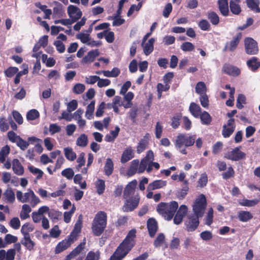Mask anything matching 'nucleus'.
<instances>
[{
    "instance_id": "7",
    "label": "nucleus",
    "mask_w": 260,
    "mask_h": 260,
    "mask_svg": "<svg viewBox=\"0 0 260 260\" xmlns=\"http://www.w3.org/2000/svg\"><path fill=\"white\" fill-rule=\"evenodd\" d=\"M201 217L194 214L188 216L184 222L185 230L189 232L194 231L199 225V218Z\"/></svg>"
},
{
    "instance_id": "13",
    "label": "nucleus",
    "mask_w": 260,
    "mask_h": 260,
    "mask_svg": "<svg viewBox=\"0 0 260 260\" xmlns=\"http://www.w3.org/2000/svg\"><path fill=\"white\" fill-rule=\"evenodd\" d=\"M242 38V32H240L237 33L231 41L226 43L224 49L229 50L230 51H234L238 47Z\"/></svg>"
},
{
    "instance_id": "19",
    "label": "nucleus",
    "mask_w": 260,
    "mask_h": 260,
    "mask_svg": "<svg viewBox=\"0 0 260 260\" xmlns=\"http://www.w3.org/2000/svg\"><path fill=\"white\" fill-rule=\"evenodd\" d=\"M85 242L80 243L66 257L65 260H71L79 254L85 248Z\"/></svg>"
},
{
    "instance_id": "39",
    "label": "nucleus",
    "mask_w": 260,
    "mask_h": 260,
    "mask_svg": "<svg viewBox=\"0 0 260 260\" xmlns=\"http://www.w3.org/2000/svg\"><path fill=\"white\" fill-rule=\"evenodd\" d=\"M88 142L87 136L85 134H82L77 138L76 145L82 147H85L87 145Z\"/></svg>"
},
{
    "instance_id": "53",
    "label": "nucleus",
    "mask_w": 260,
    "mask_h": 260,
    "mask_svg": "<svg viewBox=\"0 0 260 260\" xmlns=\"http://www.w3.org/2000/svg\"><path fill=\"white\" fill-rule=\"evenodd\" d=\"M148 142L144 139H141L138 144L137 146V152L138 153H141L144 151L147 147Z\"/></svg>"
},
{
    "instance_id": "29",
    "label": "nucleus",
    "mask_w": 260,
    "mask_h": 260,
    "mask_svg": "<svg viewBox=\"0 0 260 260\" xmlns=\"http://www.w3.org/2000/svg\"><path fill=\"white\" fill-rule=\"evenodd\" d=\"M155 39L153 38H150L148 42L143 45V51L146 55H149L154 49V43Z\"/></svg>"
},
{
    "instance_id": "2",
    "label": "nucleus",
    "mask_w": 260,
    "mask_h": 260,
    "mask_svg": "<svg viewBox=\"0 0 260 260\" xmlns=\"http://www.w3.org/2000/svg\"><path fill=\"white\" fill-rule=\"evenodd\" d=\"M107 215L102 211H99L95 215L92 221L91 229L93 234L95 236H101L107 226Z\"/></svg>"
},
{
    "instance_id": "49",
    "label": "nucleus",
    "mask_w": 260,
    "mask_h": 260,
    "mask_svg": "<svg viewBox=\"0 0 260 260\" xmlns=\"http://www.w3.org/2000/svg\"><path fill=\"white\" fill-rule=\"evenodd\" d=\"M40 116L39 112L36 109L29 110L26 114V118L28 120H34L39 118Z\"/></svg>"
},
{
    "instance_id": "57",
    "label": "nucleus",
    "mask_w": 260,
    "mask_h": 260,
    "mask_svg": "<svg viewBox=\"0 0 260 260\" xmlns=\"http://www.w3.org/2000/svg\"><path fill=\"white\" fill-rule=\"evenodd\" d=\"M61 174L63 177L67 178V179L70 180L73 178L74 175V172L72 169L69 168L62 170Z\"/></svg>"
},
{
    "instance_id": "3",
    "label": "nucleus",
    "mask_w": 260,
    "mask_h": 260,
    "mask_svg": "<svg viewBox=\"0 0 260 260\" xmlns=\"http://www.w3.org/2000/svg\"><path fill=\"white\" fill-rule=\"evenodd\" d=\"M178 208V203L173 201L170 203L160 202L157 205L156 210L166 220L169 221L173 218Z\"/></svg>"
},
{
    "instance_id": "58",
    "label": "nucleus",
    "mask_w": 260,
    "mask_h": 260,
    "mask_svg": "<svg viewBox=\"0 0 260 260\" xmlns=\"http://www.w3.org/2000/svg\"><path fill=\"white\" fill-rule=\"evenodd\" d=\"M62 213L55 210H51L48 212V216L52 220H58L61 216Z\"/></svg>"
},
{
    "instance_id": "37",
    "label": "nucleus",
    "mask_w": 260,
    "mask_h": 260,
    "mask_svg": "<svg viewBox=\"0 0 260 260\" xmlns=\"http://www.w3.org/2000/svg\"><path fill=\"white\" fill-rule=\"evenodd\" d=\"M96 192L99 194H102L105 190V181L101 179H98L95 183Z\"/></svg>"
},
{
    "instance_id": "52",
    "label": "nucleus",
    "mask_w": 260,
    "mask_h": 260,
    "mask_svg": "<svg viewBox=\"0 0 260 260\" xmlns=\"http://www.w3.org/2000/svg\"><path fill=\"white\" fill-rule=\"evenodd\" d=\"M207 175L206 174V173H203L201 174L200 177L199 179V180L198 181V184L197 187L203 188L207 185Z\"/></svg>"
},
{
    "instance_id": "11",
    "label": "nucleus",
    "mask_w": 260,
    "mask_h": 260,
    "mask_svg": "<svg viewBox=\"0 0 260 260\" xmlns=\"http://www.w3.org/2000/svg\"><path fill=\"white\" fill-rule=\"evenodd\" d=\"M73 240L68 236L64 240L59 242L55 247V253L59 254L68 249L74 242Z\"/></svg>"
},
{
    "instance_id": "50",
    "label": "nucleus",
    "mask_w": 260,
    "mask_h": 260,
    "mask_svg": "<svg viewBox=\"0 0 260 260\" xmlns=\"http://www.w3.org/2000/svg\"><path fill=\"white\" fill-rule=\"evenodd\" d=\"M165 237L163 233H159L153 242V245L155 247H160L165 242Z\"/></svg>"
},
{
    "instance_id": "36",
    "label": "nucleus",
    "mask_w": 260,
    "mask_h": 260,
    "mask_svg": "<svg viewBox=\"0 0 260 260\" xmlns=\"http://www.w3.org/2000/svg\"><path fill=\"white\" fill-rule=\"evenodd\" d=\"M239 2L234 0H231L230 2V8L231 12L235 15H239L241 12V9L238 4Z\"/></svg>"
},
{
    "instance_id": "56",
    "label": "nucleus",
    "mask_w": 260,
    "mask_h": 260,
    "mask_svg": "<svg viewBox=\"0 0 260 260\" xmlns=\"http://www.w3.org/2000/svg\"><path fill=\"white\" fill-rule=\"evenodd\" d=\"M28 169L33 174H38L37 176V179H40L42 178L44 173L41 170L36 168L32 166H29Z\"/></svg>"
},
{
    "instance_id": "26",
    "label": "nucleus",
    "mask_w": 260,
    "mask_h": 260,
    "mask_svg": "<svg viewBox=\"0 0 260 260\" xmlns=\"http://www.w3.org/2000/svg\"><path fill=\"white\" fill-rule=\"evenodd\" d=\"M81 228L82 222L80 220H78L75 224L73 230L68 237L73 239V240L74 241H75L77 239L79 234L81 232Z\"/></svg>"
},
{
    "instance_id": "60",
    "label": "nucleus",
    "mask_w": 260,
    "mask_h": 260,
    "mask_svg": "<svg viewBox=\"0 0 260 260\" xmlns=\"http://www.w3.org/2000/svg\"><path fill=\"white\" fill-rule=\"evenodd\" d=\"M189 190L188 186H184L177 192L176 196L179 200H183L187 195Z\"/></svg>"
},
{
    "instance_id": "9",
    "label": "nucleus",
    "mask_w": 260,
    "mask_h": 260,
    "mask_svg": "<svg viewBox=\"0 0 260 260\" xmlns=\"http://www.w3.org/2000/svg\"><path fill=\"white\" fill-rule=\"evenodd\" d=\"M125 199L126 200L122 207V210L123 212H132L138 206L140 200L139 198L132 197Z\"/></svg>"
},
{
    "instance_id": "43",
    "label": "nucleus",
    "mask_w": 260,
    "mask_h": 260,
    "mask_svg": "<svg viewBox=\"0 0 260 260\" xmlns=\"http://www.w3.org/2000/svg\"><path fill=\"white\" fill-rule=\"evenodd\" d=\"M182 118V115L180 113L177 114L173 116L171 119V125L172 127L174 128H177L180 124V120Z\"/></svg>"
},
{
    "instance_id": "48",
    "label": "nucleus",
    "mask_w": 260,
    "mask_h": 260,
    "mask_svg": "<svg viewBox=\"0 0 260 260\" xmlns=\"http://www.w3.org/2000/svg\"><path fill=\"white\" fill-rule=\"evenodd\" d=\"M19 71L17 67H10L4 71V74L6 77L8 78H12Z\"/></svg>"
},
{
    "instance_id": "40",
    "label": "nucleus",
    "mask_w": 260,
    "mask_h": 260,
    "mask_svg": "<svg viewBox=\"0 0 260 260\" xmlns=\"http://www.w3.org/2000/svg\"><path fill=\"white\" fill-rule=\"evenodd\" d=\"M64 155L67 159L69 160L73 161L76 158V154L73 151L71 147H66L64 148Z\"/></svg>"
},
{
    "instance_id": "25",
    "label": "nucleus",
    "mask_w": 260,
    "mask_h": 260,
    "mask_svg": "<svg viewBox=\"0 0 260 260\" xmlns=\"http://www.w3.org/2000/svg\"><path fill=\"white\" fill-rule=\"evenodd\" d=\"M32 192L34 191L31 189H28L27 192H25L23 196V193L21 191L18 190L16 192L17 199L21 203L27 202L31 197Z\"/></svg>"
},
{
    "instance_id": "1",
    "label": "nucleus",
    "mask_w": 260,
    "mask_h": 260,
    "mask_svg": "<svg viewBox=\"0 0 260 260\" xmlns=\"http://www.w3.org/2000/svg\"><path fill=\"white\" fill-rule=\"evenodd\" d=\"M136 238V230L132 229L117 247L109 260H122L135 245Z\"/></svg>"
},
{
    "instance_id": "6",
    "label": "nucleus",
    "mask_w": 260,
    "mask_h": 260,
    "mask_svg": "<svg viewBox=\"0 0 260 260\" xmlns=\"http://www.w3.org/2000/svg\"><path fill=\"white\" fill-rule=\"evenodd\" d=\"M245 52L249 55H255L258 52L257 43L253 38L246 37L244 39Z\"/></svg>"
},
{
    "instance_id": "12",
    "label": "nucleus",
    "mask_w": 260,
    "mask_h": 260,
    "mask_svg": "<svg viewBox=\"0 0 260 260\" xmlns=\"http://www.w3.org/2000/svg\"><path fill=\"white\" fill-rule=\"evenodd\" d=\"M68 14L71 20H76L75 22L80 19L82 15V12L77 6L70 5L67 9Z\"/></svg>"
},
{
    "instance_id": "54",
    "label": "nucleus",
    "mask_w": 260,
    "mask_h": 260,
    "mask_svg": "<svg viewBox=\"0 0 260 260\" xmlns=\"http://www.w3.org/2000/svg\"><path fill=\"white\" fill-rule=\"evenodd\" d=\"M82 177L81 174H76L74 178V183L80 185L81 189H85L87 187L86 183L85 181L81 182Z\"/></svg>"
},
{
    "instance_id": "15",
    "label": "nucleus",
    "mask_w": 260,
    "mask_h": 260,
    "mask_svg": "<svg viewBox=\"0 0 260 260\" xmlns=\"http://www.w3.org/2000/svg\"><path fill=\"white\" fill-rule=\"evenodd\" d=\"M147 228L149 236L151 238H153L158 228L156 220L153 218H149L147 221Z\"/></svg>"
},
{
    "instance_id": "27",
    "label": "nucleus",
    "mask_w": 260,
    "mask_h": 260,
    "mask_svg": "<svg viewBox=\"0 0 260 260\" xmlns=\"http://www.w3.org/2000/svg\"><path fill=\"white\" fill-rule=\"evenodd\" d=\"M12 169L16 174L17 175H22L24 173V169L19 160L15 158L12 161Z\"/></svg>"
},
{
    "instance_id": "63",
    "label": "nucleus",
    "mask_w": 260,
    "mask_h": 260,
    "mask_svg": "<svg viewBox=\"0 0 260 260\" xmlns=\"http://www.w3.org/2000/svg\"><path fill=\"white\" fill-rule=\"evenodd\" d=\"M85 89V85L81 83L76 84L73 88V91L76 94H81Z\"/></svg>"
},
{
    "instance_id": "55",
    "label": "nucleus",
    "mask_w": 260,
    "mask_h": 260,
    "mask_svg": "<svg viewBox=\"0 0 260 260\" xmlns=\"http://www.w3.org/2000/svg\"><path fill=\"white\" fill-rule=\"evenodd\" d=\"M199 27L202 30L208 31L211 28L209 22L206 19H202L198 23Z\"/></svg>"
},
{
    "instance_id": "8",
    "label": "nucleus",
    "mask_w": 260,
    "mask_h": 260,
    "mask_svg": "<svg viewBox=\"0 0 260 260\" xmlns=\"http://www.w3.org/2000/svg\"><path fill=\"white\" fill-rule=\"evenodd\" d=\"M240 147H236L232 151L228 152L224 155V158L233 161H239L246 157V154L240 150Z\"/></svg>"
},
{
    "instance_id": "34",
    "label": "nucleus",
    "mask_w": 260,
    "mask_h": 260,
    "mask_svg": "<svg viewBox=\"0 0 260 260\" xmlns=\"http://www.w3.org/2000/svg\"><path fill=\"white\" fill-rule=\"evenodd\" d=\"M238 218L240 221L247 222L253 218V215L249 211H240L238 213Z\"/></svg>"
},
{
    "instance_id": "42",
    "label": "nucleus",
    "mask_w": 260,
    "mask_h": 260,
    "mask_svg": "<svg viewBox=\"0 0 260 260\" xmlns=\"http://www.w3.org/2000/svg\"><path fill=\"white\" fill-rule=\"evenodd\" d=\"M199 116L202 124L206 125L210 124L212 121V118L207 112L204 111L203 113H201Z\"/></svg>"
},
{
    "instance_id": "23",
    "label": "nucleus",
    "mask_w": 260,
    "mask_h": 260,
    "mask_svg": "<svg viewBox=\"0 0 260 260\" xmlns=\"http://www.w3.org/2000/svg\"><path fill=\"white\" fill-rule=\"evenodd\" d=\"M248 68L253 72L256 71L260 67V61L256 57H252L246 62Z\"/></svg>"
},
{
    "instance_id": "24",
    "label": "nucleus",
    "mask_w": 260,
    "mask_h": 260,
    "mask_svg": "<svg viewBox=\"0 0 260 260\" xmlns=\"http://www.w3.org/2000/svg\"><path fill=\"white\" fill-rule=\"evenodd\" d=\"M167 185V181L162 180H154L149 184L147 189L148 191H152L156 189H159Z\"/></svg>"
},
{
    "instance_id": "4",
    "label": "nucleus",
    "mask_w": 260,
    "mask_h": 260,
    "mask_svg": "<svg viewBox=\"0 0 260 260\" xmlns=\"http://www.w3.org/2000/svg\"><path fill=\"white\" fill-rule=\"evenodd\" d=\"M196 135L189 134H179L176 138L175 147L181 148L183 145L186 147L192 146L195 143Z\"/></svg>"
},
{
    "instance_id": "18",
    "label": "nucleus",
    "mask_w": 260,
    "mask_h": 260,
    "mask_svg": "<svg viewBox=\"0 0 260 260\" xmlns=\"http://www.w3.org/2000/svg\"><path fill=\"white\" fill-rule=\"evenodd\" d=\"M85 242L80 243L66 257L65 260H71L79 254L85 248Z\"/></svg>"
},
{
    "instance_id": "45",
    "label": "nucleus",
    "mask_w": 260,
    "mask_h": 260,
    "mask_svg": "<svg viewBox=\"0 0 260 260\" xmlns=\"http://www.w3.org/2000/svg\"><path fill=\"white\" fill-rule=\"evenodd\" d=\"M95 103V101H92L87 107L85 116L88 119H90L92 118L93 113L94 110Z\"/></svg>"
},
{
    "instance_id": "64",
    "label": "nucleus",
    "mask_w": 260,
    "mask_h": 260,
    "mask_svg": "<svg viewBox=\"0 0 260 260\" xmlns=\"http://www.w3.org/2000/svg\"><path fill=\"white\" fill-rule=\"evenodd\" d=\"M246 98L244 94H239L237 99L236 107L241 109L243 108V104H245Z\"/></svg>"
},
{
    "instance_id": "31",
    "label": "nucleus",
    "mask_w": 260,
    "mask_h": 260,
    "mask_svg": "<svg viewBox=\"0 0 260 260\" xmlns=\"http://www.w3.org/2000/svg\"><path fill=\"white\" fill-rule=\"evenodd\" d=\"M104 169L105 175L109 176L113 173L114 171V164L110 158H107Z\"/></svg>"
},
{
    "instance_id": "10",
    "label": "nucleus",
    "mask_w": 260,
    "mask_h": 260,
    "mask_svg": "<svg viewBox=\"0 0 260 260\" xmlns=\"http://www.w3.org/2000/svg\"><path fill=\"white\" fill-rule=\"evenodd\" d=\"M236 127L235 119L230 118L227 121L226 124L222 127V135L225 138H229L233 133Z\"/></svg>"
},
{
    "instance_id": "22",
    "label": "nucleus",
    "mask_w": 260,
    "mask_h": 260,
    "mask_svg": "<svg viewBox=\"0 0 260 260\" xmlns=\"http://www.w3.org/2000/svg\"><path fill=\"white\" fill-rule=\"evenodd\" d=\"M134 157L133 150L131 147L126 148L123 152L121 157V162L125 164L132 159Z\"/></svg>"
},
{
    "instance_id": "14",
    "label": "nucleus",
    "mask_w": 260,
    "mask_h": 260,
    "mask_svg": "<svg viewBox=\"0 0 260 260\" xmlns=\"http://www.w3.org/2000/svg\"><path fill=\"white\" fill-rule=\"evenodd\" d=\"M153 160V153L151 150H149L146 156L141 159L140 162L139 164L138 173H143L145 170L149 161H152Z\"/></svg>"
},
{
    "instance_id": "47",
    "label": "nucleus",
    "mask_w": 260,
    "mask_h": 260,
    "mask_svg": "<svg viewBox=\"0 0 260 260\" xmlns=\"http://www.w3.org/2000/svg\"><path fill=\"white\" fill-rule=\"evenodd\" d=\"M100 258V252L97 250L96 252L90 251L88 252L84 260H99Z\"/></svg>"
},
{
    "instance_id": "5",
    "label": "nucleus",
    "mask_w": 260,
    "mask_h": 260,
    "mask_svg": "<svg viewBox=\"0 0 260 260\" xmlns=\"http://www.w3.org/2000/svg\"><path fill=\"white\" fill-rule=\"evenodd\" d=\"M207 206V200L204 194H200L195 200L192 206L193 214L203 217Z\"/></svg>"
},
{
    "instance_id": "28",
    "label": "nucleus",
    "mask_w": 260,
    "mask_h": 260,
    "mask_svg": "<svg viewBox=\"0 0 260 260\" xmlns=\"http://www.w3.org/2000/svg\"><path fill=\"white\" fill-rule=\"evenodd\" d=\"M4 200L9 203H13L15 200V193L11 188H7L3 193Z\"/></svg>"
},
{
    "instance_id": "17",
    "label": "nucleus",
    "mask_w": 260,
    "mask_h": 260,
    "mask_svg": "<svg viewBox=\"0 0 260 260\" xmlns=\"http://www.w3.org/2000/svg\"><path fill=\"white\" fill-rule=\"evenodd\" d=\"M222 71L225 74L233 76H237L241 73L238 68L229 64H224Z\"/></svg>"
},
{
    "instance_id": "32",
    "label": "nucleus",
    "mask_w": 260,
    "mask_h": 260,
    "mask_svg": "<svg viewBox=\"0 0 260 260\" xmlns=\"http://www.w3.org/2000/svg\"><path fill=\"white\" fill-rule=\"evenodd\" d=\"M247 7L255 13H260L259 0H246Z\"/></svg>"
},
{
    "instance_id": "20",
    "label": "nucleus",
    "mask_w": 260,
    "mask_h": 260,
    "mask_svg": "<svg viewBox=\"0 0 260 260\" xmlns=\"http://www.w3.org/2000/svg\"><path fill=\"white\" fill-rule=\"evenodd\" d=\"M100 55L98 49L92 50L89 51L86 55H85L81 60L83 63H87L88 62H93L95 58Z\"/></svg>"
},
{
    "instance_id": "51",
    "label": "nucleus",
    "mask_w": 260,
    "mask_h": 260,
    "mask_svg": "<svg viewBox=\"0 0 260 260\" xmlns=\"http://www.w3.org/2000/svg\"><path fill=\"white\" fill-rule=\"evenodd\" d=\"M259 201V200L257 199H254L251 200L244 199L241 202H240L239 204L243 206L252 207L257 204Z\"/></svg>"
},
{
    "instance_id": "30",
    "label": "nucleus",
    "mask_w": 260,
    "mask_h": 260,
    "mask_svg": "<svg viewBox=\"0 0 260 260\" xmlns=\"http://www.w3.org/2000/svg\"><path fill=\"white\" fill-rule=\"evenodd\" d=\"M207 17L211 23L213 25H217L220 22L219 16L214 11H208L207 13Z\"/></svg>"
},
{
    "instance_id": "38",
    "label": "nucleus",
    "mask_w": 260,
    "mask_h": 260,
    "mask_svg": "<svg viewBox=\"0 0 260 260\" xmlns=\"http://www.w3.org/2000/svg\"><path fill=\"white\" fill-rule=\"evenodd\" d=\"M31 211V209L27 204L22 205V211L20 214L21 219L24 220L29 217V213Z\"/></svg>"
},
{
    "instance_id": "44",
    "label": "nucleus",
    "mask_w": 260,
    "mask_h": 260,
    "mask_svg": "<svg viewBox=\"0 0 260 260\" xmlns=\"http://www.w3.org/2000/svg\"><path fill=\"white\" fill-rule=\"evenodd\" d=\"M10 148L8 145L3 147L0 150V162H4L6 157L10 153Z\"/></svg>"
},
{
    "instance_id": "21",
    "label": "nucleus",
    "mask_w": 260,
    "mask_h": 260,
    "mask_svg": "<svg viewBox=\"0 0 260 260\" xmlns=\"http://www.w3.org/2000/svg\"><path fill=\"white\" fill-rule=\"evenodd\" d=\"M218 6L219 10L222 15L228 16L229 15V9L228 0H218Z\"/></svg>"
},
{
    "instance_id": "46",
    "label": "nucleus",
    "mask_w": 260,
    "mask_h": 260,
    "mask_svg": "<svg viewBox=\"0 0 260 260\" xmlns=\"http://www.w3.org/2000/svg\"><path fill=\"white\" fill-rule=\"evenodd\" d=\"M196 92L200 95L206 94V86L204 82H199L197 84L196 86Z\"/></svg>"
},
{
    "instance_id": "41",
    "label": "nucleus",
    "mask_w": 260,
    "mask_h": 260,
    "mask_svg": "<svg viewBox=\"0 0 260 260\" xmlns=\"http://www.w3.org/2000/svg\"><path fill=\"white\" fill-rule=\"evenodd\" d=\"M34 228L31 226L29 223H24L21 228V232L23 235V237L29 236V233L33 231Z\"/></svg>"
},
{
    "instance_id": "16",
    "label": "nucleus",
    "mask_w": 260,
    "mask_h": 260,
    "mask_svg": "<svg viewBox=\"0 0 260 260\" xmlns=\"http://www.w3.org/2000/svg\"><path fill=\"white\" fill-rule=\"evenodd\" d=\"M137 183V181L134 179L126 185L123 192V198L127 199L134 193Z\"/></svg>"
},
{
    "instance_id": "62",
    "label": "nucleus",
    "mask_w": 260,
    "mask_h": 260,
    "mask_svg": "<svg viewBox=\"0 0 260 260\" xmlns=\"http://www.w3.org/2000/svg\"><path fill=\"white\" fill-rule=\"evenodd\" d=\"M17 145L22 150H25L29 146V143L22 139L20 136H18Z\"/></svg>"
},
{
    "instance_id": "33",
    "label": "nucleus",
    "mask_w": 260,
    "mask_h": 260,
    "mask_svg": "<svg viewBox=\"0 0 260 260\" xmlns=\"http://www.w3.org/2000/svg\"><path fill=\"white\" fill-rule=\"evenodd\" d=\"M21 243L29 251L33 250L35 246V243L31 240L30 236L23 237L21 240Z\"/></svg>"
},
{
    "instance_id": "59",
    "label": "nucleus",
    "mask_w": 260,
    "mask_h": 260,
    "mask_svg": "<svg viewBox=\"0 0 260 260\" xmlns=\"http://www.w3.org/2000/svg\"><path fill=\"white\" fill-rule=\"evenodd\" d=\"M76 38L79 39L83 43L87 44L89 41L90 40L89 34L84 33H79L76 35Z\"/></svg>"
},
{
    "instance_id": "35",
    "label": "nucleus",
    "mask_w": 260,
    "mask_h": 260,
    "mask_svg": "<svg viewBox=\"0 0 260 260\" xmlns=\"http://www.w3.org/2000/svg\"><path fill=\"white\" fill-rule=\"evenodd\" d=\"M189 110L191 114L196 118L199 117L201 113V108L200 106L194 103L190 104Z\"/></svg>"
},
{
    "instance_id": "61",
    "label": "nucleus",
    "mask_w": 260,
    "mask_h": 260,
    "mask_svg": "<svg viewBox=\"0 0 260 260\" xmlns=\"http://www.w3.org/2000/svg\"><path fill=\"white\" fill-rule=\"evenodd\" d=\"M163 130V126L161 123L159 121L156 122L155 127V135L157 139H159L161 138Z\"/></svg>"
}]
</instances>
